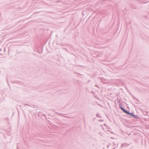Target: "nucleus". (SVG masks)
<instances>
[{"label": "nucleus", "mask_w": 149, "mask_h": 149, "mask_svg": "<svg viewBox=\"0 0 149 149\" xmlns=\"http://www.w3.org/2000/svg\"><path fill=\"white\" fill-rule=\"evenodd\" d=\"M126 113L127 114V115H128L130 116H131L132 117H133L134 115L133 113H130L129 112V111H127V112H126Z\"/></svg>", "instance_id": "obj_1"}, {"label": "nucleus", "mask_w": 149, "mask_h": 149, "mask_svg": "<svg viewBox=\"0 0 149 149\" xmlns=\"http://www.w3.org/2000/svg\"><path fill=\"white\" fill-rule=\"evenodd\" d=\"M120 109L125 113H126V112L127 111L126 109H125L124 108H123V107L120 106Z\"/></svg>", "instance_id": "obj_2"}, {"label": "nucleus", "mask_w": 149, "mask_h": 149, "mask_svg": "<svg viewBox=\"0 0 149 149\" xmlns=\"http://www.w3.org/2000/svg\"><path fill=\"white\" fill-rule=\"evenodd\" d=\"M133 118H138L139 117H138V116L137 115H134V116H133Z\"/></svg>", "instance_id": "obj_3"}, {"label": "nucleus", "mask_w": 149, "mask_h": 149, "mask_svg": "<svg viewBox=\"0 0 149 149\" xmlns=\"http://www.w3.org/2000/svg\"><path fill=\"white\" fill-rule=\"evenodd\" d=\"M96 116H97V117H98L99 118L100 117V116L98 114H97Z\"/></svg>", "instance_id": "obj_4"}, {"label": "nucleus", "mask_w": 149, "mask_h": 149, "mask_svg": "<svg viewBox=\"0 0 149 149\" xmlns=\"http://www.w3.org/2000/svg\"><path fill=\"white\" fill-rule=\"evenodd\" d=\"M99 121L100 122H102L103 121V120H100Z\"/></svg>", "instance_id": "obj_5"}, {"label": "nucleus", "mask_w": 149, "mask_h": 149, "mask_svg": "<svg viewBox=\"0 0 149 149\" xmlns=\"http://www.w3.org/2000/svg\"><path fill=\"white\" fill-rule=\"evenodd\" d=\"M25 105H27L29 106H30V105H29V104H25Z\"/></svg>", "instance_id": "obj_6"}, {"label": "nucleus", "mask_w": 149, "mask_h": 149, "mask_svg": "<svg viewBox=\"0 0 149 149\" xmlns=\"http://www.w3.org/2000/svg\"><path fill=\"white\" fill-rule=\"evenodd\" d=\"M95 86H97V85H95Z\"/></svg>", "instance_id": "obj_7"}]
</instances>
